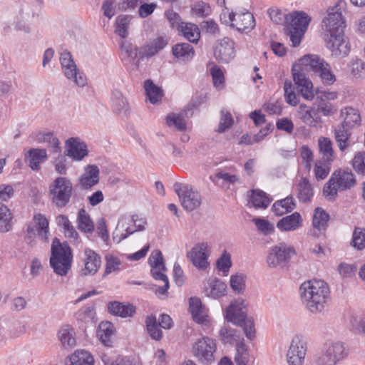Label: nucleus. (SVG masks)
I'll use <instances>...</instances> for the list:
<instances>
[{
  "instance_id": "58",
  "label": "nucleus",
  "mask_w": 365,
  "mask_h": 365,
  "mask_svg": "<svg viewBox=\"0 0 365 365\" xmlns=\"http://www.w3.org/2000/svg\"><path fill=\"white\" fill-rule=\"evenodd\" d=\"M354 170L358 173L365 175V152L356 153L352 159Z\"/></svg>"
},
{
  "instance_id": "3",
  "label": "nucleus",
  "mask_w": 365,
  "mask_h": 365,
  "mask_svg": "<svg viewBox=\"0 0 365 365\" xmlns=\"http://www.w3.org/2000/svg\"><path fill=\"white\" fill-rule=\"evenodd\" d=\"M73 253L67 242L61 243L57 237L52 242L50 264L56 274L65 276L71 268Z\"/></svg>"
},
{
  "instance_id": "23",
  "label": "nucleus",
  "mask_w": 365,
  "mask_h": 365,
  "mask_svg": "<svg viewBox=\"0 0 365 365\" xmlns=\"http://www.w3.org/2000/svg\"><path fill=\"white\" fill-rule=\"evenodd\" d=\"M331 176L336 182V187H339V190L350 189L356 184L355 176L350 170L339 169L335 170Z\"/></svg>"
},
{
  "instance_id": "40",
  "label": "nucleus",
  "mask_w": 365,
  "mask_h": 365,
  "mask_svg": "<svg viewBox=\"0 0 365 365\" xmlns=\"http://www.w3.org/2000/svg\"><path fill=\"white\" fill-rule=\"evenodd\" d=\"M341 115L344 117L341 125L352 128L356 125L360 124L361 117L358 110L351 107L345 108L341 110Z\"/></svg>"
},
{
  "instance_id": "43",
  "label": "nucleus",
  "mask_w": 365,
  "mask_h": 365,
  "mask_svg": "<svg viewBox=\"0 0 365 365\" xmlns=\"http://www.w3.org/2000/svg\"><path fill=\"white\" fill-rule=\"evenodd\" d=\"M77 224L78 230L83 232L91 233L94 230V225L90 215L83 208L80 209L78 211Z\"/></svg>"
},
{
  "instance_id": "36",
  "label": "nucleus",
  "mask_w": 365,
  "mask_h": 365,
  "mask_svg": "<svg viewBox=\"0 0 365 365\" xmlns=\"http://www.w3.org/2000/svg\"><path fill=\"white\" fill-rule=\"evenodd\" d=\"M295 207L296 204L293 197L287 196L284 199L276 201L272 207V210L274 215L282 216L292 212Z\"/></svg>"
},
{
  "instance_id": "22",
  "label": "nucleus",
  "mask_w": 365,
  "mask_h": 365,
  "mask_svg": "<svg viewBox=\"0 0 365 365\" xmlns=\"http://www.w3.org/2000/svg\"><path fill=\"white\" fill-rule=\"evenodd\" d=\"M100 170L96 165H88L79 178V183L84 190L89 189L99 182Z\"/></svg>"
},
{
  "instance_id": "24",
  "label": "nucleus",
  "mask_w": 365,
  "mask_h": 365,
  "mask_svg": "<svg viewBox=\"0 0 365 365\" xmlns=\"http://www.w3.org/2000/svg\"><path fill=\"white\" fill-rule=\"evenodd\" d=\"M298 114L303 123L310 127H316L322 122L317 110L314 107L309 108L305 104H300Z\"/></svg>"
},
{
  "instance_id": "45",
  "label": "nucleus",
  "mask_w": 365,
  "mask_h": 365,
  "mask_svg": "<svg viewBox=\"0 0 365 365\" xmlns=\"http://www.w3.org/2000/svg\"><path fill=\"white\" fill-rule=\"evenodd\" d=\"M329 220V215L322 207H317L314 210L312 225L314 228L320 230H326L328 222Z\"/></svg>"
},
{
  "instance_id": "63",
  "label": "nucleus",
  "mask_w": 365,
  "mask_h": 365,
  "mask_svg": "<svg viewBox=\"0 0 365 365\" xmlns=\"http://www.w3.org/2000/svg\"><path fill=\"white\" fill-rule=\"evenodd\" d=\"M167 124L169 126H175L178 130L182 131L186 129V123L183 117L180 115L171 114L166 118Z\"/></svg>"
},
{
  "instance_id": "60",
  "label": "nucleus",
  "mask_w": 365,
  "mask_h": 365,
  "mask_svg": "<svg viewBox=\"0 0 365 365\" xmlns=\"http://www.w3.org/2000/svg\"><path fill=\"white\" fill-rule=\"evenodd\" d=\"M284 90L286 102L289 105L297 106L299 101L292 88V83L290 80H286L284 81Z\"/></svg>"
},
{
  "instance_id": "18",
  "label": "nucleus",
  "mask_w": 365,
  "mask_h": 365,
  "mask_svg": "<svg viewBox=\"0 0 365 365\" xmlns=\"http://www.w3.org/2000/svg\"><path fill=\"white\" fill-rule=\"evenodd\" d=\"M326 47L331 51V55L335 57L347 56L350 48L349 42L343 34L334 35L333 36H324Z\"/></svg>"
},
{
  "instance_id": "51",
  "label": "nucleus",
  "mask_w": 365,
  "mask_h": 365,
  "mask_svg": "<svg viewBox=\"0 0 365 365\" xmlns=\"http://www.w3.org/2000/svg\"><path fill=\"white\" fill-rule=\"evenodd\" d=\"M315 75L319 76L325 85H331L336 81V77L331 70V66L327 62L322 67L319 68Z\"/></svg>"
},
{
  "instance_id": "38",
  "label": "nucleus",
  "mask_w": 365,
  "mask_h": 365,
  "mask_svg": "<svg viewBox=\"0 0 365 365\" xmlns=\"http://www.w3.org/2000/svg\"><path fill=\"white\" fill-rule=\"evenodd\" d=\"M128 221L133 223L135 228L128 227L125 229V233H122L118 239L116 238V236H113V240L116 241L117 243H120L123 240H125L135 232L144 230L145 226L147 224L145 218L139 217L138 215H133L130 219H128Z\"/></svg>"
},
{
  "instance_id": "10",
  "label": "nucleus",
  "mask_w": 365,
  "mask_h": 365,
  "mask_svg": "<svg viewBox=\"0 0 365 365\" xmlns=\"http://www.w3.org/2000/svg\"><path fill=\"white\" fill-rule=\"evenodd\" d=\"M48 220L45 215L38 213L34 216L33 221L27 225L26 234L24 237L27 244L33 246L35 238L38 236L43 242L48 240L49 227Z\"/></svg>"
},
{
  "instance_id": "6",
  "label": "nucleus",
  "mask_w": 365,
  "mask_h": 365,
  "mask_svg": "<svg viewBox=\"0 0 365 365\" xmlns=\"http://www.w3.org/2000/svg\"><path fill=\"white\" fill-rule=\"evenodd\" d=\"M344 4V1H340L334 6L328 9L327 16L324 18L322 24L323 37L344 34L346 24L340 9L341 5Z\"/></svg>"
},
{
  "instance_id": "46",
  "label": "nucleus",
  "mask_w": 365,
  "mask_h": 365,
  "mask_svg": "<svg viewBox=\"0 0 365 365\" xmlns=\"http://www.w3.org/2000/svg\"><path fill=\"white\" fill-rule=\"evenodd\" d=\"M146 327L148 332L152 339L159 341L163 337V332L160 329V326L158 324V320L155 316H148L145 320Z\"/></svg>"
},
{
  "instance_id": "56",
  "label": "nucleus",
  "mask_w": 365,
  "mask_h": 365,
  "mask_svg": "<svg viewBox=\"0 0 365 365\" xmlns=\"http://www.w3.org/2000/svg\"><path fill=\"white\" fill-rule=\"evenodd\" d=\"M38 140L39 142H46L50 144L53 153H58L61 152L60 142L57 138L53 136V133L40 134Z\"/></svg>"
},
{
  "instance_id": "61",
  "label": "nucleus",
  "mask_w": 365,
  "mask_h": 365,
  "mask_svg": "<svg viewBox=\"0 0 365 365\" xmlns=\"http://www.w3.org/2000/svg\"><path fill=\"white\" fill-rule=\"evenodd\" d=\"M245 278L242 274H236L230 277V286L232 289L237 293L243 292L245 289Z\"/></svg>"
},
{
  "instance_id": "17",
  "label": "nucleus",
  "mask_w": 365,
  "mask_h": 365,
  "mask_svg": "<svg viewBox=\"0 0 365 365\" xmlns=\"http://www.w3.org/2000/svg\"><path fill=\"white\" fill-rule=\"evenodd\" d=\"M235 43L229 38H224L217 42L214 48V56L220 63H228L235 56Z\"/></svg>"
},
{
  "instance_id": "11",
  "label": "nucleus",
  "mask_w": 365,
  "mask_h": 365,
  "mask_svg": "<svg viewBox=\"0 0 365 365\" xmlns=\"http://www.w3.org/2000/svg\"><path fill=\"white\" fill-rule=\"evenodd\" d=\"M217 350L215 340L208 336L197 339L192 347V353L197 360L203 364H211L215 360Z\"/></svg>"
},
{
  "instance_id": "8",
  "label": "nucleus",
  "mask_w": 365,
  "mask_h": 365,
  "mask_svg": "<svg viewBox=\"0 0 365 365\" xmlns=\"http://www.w3.org/2000/svg\"><path fill=\"white\" fill-rule=\"evenodd\" d=\"M50 195L52 202L58 208L66 207L70 202L73 185L71 180L64 177H58L50 186Z\"/></svg>"
},
{
  "instance_id": "34",
  "label": "nucleus",
  "mask_w": 365,
  "mask_h": 365,
  "mask_svg": "<svg viewBox=\"0 0 365 365\" xmlns=\"http://www.w3.org/2000/svg\"><path fill=\"white\" fill-rule=\"evenodd\" d=\"M189 309L195 322L202 324L206 321L207 313L205 307L202 306L200 299L191 297L190 299Z\"/></svg>"
},
{
  "instance_id": "57",
  "label": "nucleus",
  "mask_w": 365,
  "mask_h": 365,
  "mask_svg": "<svg viewBox=\"0 0 365 365\" xmlns=\"http://www.w3.org/2000/svg\"><path fill=\"white\" fill-rule=\"evenodd\" d=\"M234 120L231 113L225 110H221L220 120L217 129L218 133H224L226 130H228L233 125Z\"/></svg>"
},
{
  "instance_id": "55",
  "label": "nucleus",
  "mask_w": 365,
  "mask_h": 365,
  "mask_svg": "<svg viewBox=\"0 0 365 365\" xmlns=\"http://www.w3.org/2000/svg\"><path fill=\"white\" fill-rule=\"evenodd\" d=\"M336 182L331 176L329 180L324 184L323 187V195L329 201H334L337 197V192L339 187H336Z\"/></svg>"
},
{
  "instance_id": "9",
  "label": "nucleus",
  "mask_w": 365,
  "mask_h": 365,
  "mask_svg": "<svg viewBox=\"0 0 365 365\" xmlns=\"http://www.w3.org/2000/svg\"><path fill=\"white\" fill-rule=\"evenodd\" d=\"M182 207L187 212L199 208L202 204V197L200 192L187 184L176 182L173 185Z\"/></svg>"
},
{
  "instance_id": "37",
  "label": "nucleus",
  "mask_w": 365,
  "mask_h": 365,
  "mask_svg": "<svg viewBox=\"0 0 365 365\" xmlns=\"http://www.w3.org/2000/svg\"><path fill=\"white\" fill-rule=\"evenodd\" d=\"M29 161V165L33 170L40 168V163L46 159V151L44 149L31 148L25 155Z\"/></svg>"
},
{
  "instance_id": "1",
  "label": "nucleus",
  "mask_w": 365,
  "mask_h": 365,
  "mask_svg": "<svg viewBox=\"0 0 365 365\" xmlns=\"http://www.w3.org/2000/svg\"><path fill=\"white\" fill-rule=\"evenodd\" d=\"M325 63L324 60L317 55H306L292 66L293 80L305 100L312 101L314 98L313 84L306 77L305 72L312 71L315 74Z\"/></svg>"
},
{
  "instance_id": "27",
  "label": "nucleus",
  "mask_w": 365,
  "mask_h": 365,
  "mask_svg": "<svg viewBox=\"0 0 365 365\" xmlns=\"http://www.w3.org/2000/svg\"><path fill=\"white\" fill-rule=\"evenodd\" d=\"M351 128L339 124L336 126L334 130L335 141L341 152H344L351 145Z\"/></svg>"
},
{
  "instance_id": "20",
  "label": "nucleus",
  "mask_w": 365,
  "mask_h": 365,
  "mask_svg": "<svg viewBox=\"0 0 365 365\" xmlns=\"http://www.w3.org/2000/svg\"><path fill=\"white\" fill-rule=\"evenodd\" d=\"M67 155L75 160H81L88 155L86 144L78 138H71L66 142Z\"/></svg>"
},
{
  "instance_id": "33",
  "label": "nucleus",
  "mask_w": 365,
  "mask_h": 365,
  "mask_svg": "<svg viewBox=\"0 0 365 365\" xmlns=\"http://www.w3.org/2000/svg\"><path fill=\"white\" fill-rule=\"evenodd\" d=\"M173 55L182 61H189L195 55L193 47L187 43H180L174 45L172 48Z\"/></svg>"
},
{
  "instance_id": "29",
  "label": "nucleus",
  "mask_w": 365,
  "mask_h": 365,
  "mask_svg": "<svg viewBox=\"0 0 365 365\" xmlns=\"http://www.w3.org/2000/svg\"><path fill=\"white\" fill-rule=\"evenodd\" d=\"M178 34L191 43H197L200 38L198 26L192 23L184 22L178 30Z\"/></svg>"
},
{
  "instance_id": "26",
  "label": "nucleus",
  "mask_w": 365,
  "mask_h": 365,
  "mask_svg": "<svg viewBox=\"0 0 365 365\" xmlns=\"http://www.w3.org/2000/svg\"><path fill=\"white\" fill-rule=\"evenodd\" d=\"M302 225L301 215L295 212L290 215L282 217L277 223V227L281 231H294Z\"/></svg>"
},
{
  "instance_id": "53",
  "label": "nucleus",
  "mask_w": 365,
  "mask_h": 365,
  "mask_svg": "<svg viewBox=\"0 0 365 365\" xmlns=\"http://www.w3.org/2000/svg\"><path fill=\"white\" fill-rule=\"evenodd\" d=\"M235 361L237 365H247L249 361V352L247 347L243 341L237 344Z\"/></svg>"
},
{
  "instance_id": "32",
  "label": "nucleus",
  "mask_w": 365,
  "mask_h": 365,
  "mask_svg": "<svg viewBox=\"0 0 365 365\" xmlns=\"http://www.w3.org/2000/svg\"><path fill=\"white\" fill-rule=\"evenodd\" d=\"M318 146L321 158L319 160L327 162H332L335 159V153L333 149L332 141L326 137H320L318 139Z\"/></svg>"
},
{
  "instance_id": "54",
  "label": "nucleus",
  "mask_w": 365,
  "mask_h": 365,
  "mask_svg": "<svg viewBox=\"0 0 365 365\" xmlns=\"http://www.w3.org/2000/svg\"><path fill=\"white\" fill-rule=\"evenodd\" d=\"M58 338L64 347H71L76 344V339L73 336L71 329L68 326L62 327L58 331Z\"/></svg>"
},
{
  "instance_id": "41",
  "label": "nucleus",
  "mask_w": 365,
  "mask_h": 365,
  "mask_svg": "<svg viewBox=\"0 0 365 365\" xmlns=\"http://www.w3.org/2000/svg\"><path fill=\"white\" fill-rule=\"evenodd\" d=\"M144 88L146 97L152 104L156 103L163 97V90L150 79L144 82Z\"/></svg>"
},
{
  "instance_id": "31",
  "label": "nucleus",
  "mask_w": 365,
  "mask_h": 365,
  "mask_svg": "<svg viewBox=\"0 0 365 365\" xmlns=\"http://www.w3.org/2000/svg\"><path fill=\"white\" fill-rule=\"evenodd\" d=\"M114 332V326L110 322H102L98 325V336L101 342L106 346H112Z\"/></svg>"
},
{
  "instance_id": "52",
  "label": "nucleus",
  "mask_w": 365,
  "mask_h": 365,
  "mask_svg": "<svg viewBox=\"0 0 365 365\" xmlns=\"http://www.w3.org/2000/svg\"><path fill=\"white\" fill-rule=\"evenodd\" d=\"M131 20V16L129 15H120L116 19V29L115 32L123 38L127 37L128 32V25Z\"/></svg>"
},
{
  "instance_id": "16",
  "label": "nucleus",
  "mask_w": 365,
  "mask_h": 365,
  "mask_svg": "<svg viewBox=\"0 0 365 365\" xmlns=\"http://www.w3.org/2000/svg\"><path fill=\"white\" fill-rule=\"evenodd\" d=\"M226 23H230L232 28L240 32L250 33L255 26V20L252 13L248 11L229 14Z\"/></svg>"
},
{
  "instance_id": "19",
  "label": "nucleus",
  "mask_w": 365,
  "mask_h": 365,
  "mask_svg": "<svg viewBox=\"0 0 365 365\" xmlns=\"http://www.w3.org/2000/svg\"><path fill=\"white\" fill-rule=\"evenodd\" d=\"M121 58L125 63H132L135 67L138 66L140 59L143 58L144 51H138L137 47L127 41H122L120 43Z\"/></svg>"
},
{
  "instance_id": "35",
  "label": "nucleus",
  "mask_w": 365,
  "mask_h": 365,
  "mask_svg": "<svg viewBox=\"0 0 365 365\" xmlns=\"http://www.w3.org/2000/svg\"><path fill=\"white\" fill-rule=\"evenodd\" d=\"M66 365H94V359L88 351L76 350L69 356Z\"/></svg>"
},
{
  "instance_id": "12",
  "label": "nucleus",
  "mask_w": 365,
  "mask_h": 365,
  "mask_svg": "<svg viewBox=\"0 0 365 365\" xmlns=\"http://www.w3.org/2000/svg\"><path fill=\"white\" fill-rule=\"evenodd\" d=\"M295 254L293 247L288 246L285 243H279L269 250L266 262L270 268H283Z\"/></svg>"
},
{
  "instance_id": "5",
  "label": "nucleus",
  "mask_w": 365,
  "mask_h": 365,
  "mask_svg": "<svg viewBox=\"0 0 365 365\" xmlns=\"http://www.w3.org/2000/svg\"><path fill=\"white\" fill-rule=\"evenodd\" d=\"M309 21L310 18L304 12L295 11L289 14L284 31V34L289 36L294 47L299 45Z\"/></svg>"
},
{
  "instance_id": "13",
  "label": "nucleus",
  "mask_w": 365,
  "mask_h": 365,
  "mask_svg": "<svg viewBox=\"0 0 365 365\" xmlns=\"http://www.w3.org/2000/svg\"><path fill=\"white\" fill-rule=\"evenodd\" d=\"M210 255V247L207 242H200L187 252L186 257L193 266L199 270H205L209 266L208 258Z\"/></svg>"
},
{
  "instance_id": "28",
  "label": "nucleus",
  "mask_w": 365,
  "mask_h": 365,
  "mask_svg": "<svg viewBox=\"0 0 365 365\" xmlns=\"http://www.w3.org/2000/svg\"><path fill=\"white\" fill-rule=\"evenodd\" d=\"M108 310L110 314L123 318L132 317L135 313V307L133 304H125L117 301L110 302Z\"/></svg>"
},
{
  "instance_id": "59",
  "label": "nucleus",
  "mask_w": 365,
  "mask_h": 365,
  "mask_svg": "<svg viewBox=\"0 0 365 365\" xmlns=\"http://www.w3.org/2000/svg\"><path fill=\"white\" fill-rule=\"evenodd\" d=\"M351 244L359 250L365 248V229L355 228Z\"/></svg>"
},
{
  "instance_id": "39",
  "label": "nucleus",
  "mask_w": 365,
  "mask_h": 365,
  "mask_svg": "<svg viewBox=\"0 0 365 365\" xmlns=\"http://www.w3.org/2000/svg\"><path fill=\"white\" fill-rule=\"evenodd\" d=\"M219 334L221 341L224 344H236L237 345L240 343V341H243V338L241 336L238 331L228 326L221 327Z\"/></svg>"
},
{
  "instance_id": "50",
  "label": "nucleus",
  "mask_w": 365,
  "mask_h": 365,
  "mask_svg": "<svg viewBox=\"0 0 365 365\" xmlns=\"http://www.w3.org/2000/svg\"><path fill=\"white\" fill-rule=\"evenodd\" d=\"M331 163L322 160H317L316 161L314 172V176L318 181L322 180L327 177L330 172Z\"/></svg>"
},
{
  "instance_id": "4",
  "label": "nucleus",
  "mask_w": 365,
  "mask_h": 365,
  "mask_svg": "<svg viewBox=\"0 0 365 365\" xmlns=\"http://www.w3.org/2000/svg\"><path fill=\"white\" fill-rule=\"evenodd\" d=\"M225 318L233 324L242 327L250 340L255 337L254 320L252 317L247 316L243 299H239L230 304L226 309Z\"/></svg>"
},
{
  "instance_id": "62",
  "label": "nucleus",
  "mask_w": 365,
  "mask_h": 365,
  "mask_svg": "<svg viewBox=\"0 0 365 365\" xmlns=\"http://www.w3.org/2000/svg\"><path fill=\"white\" fill-rule=\"evenodd\" d=\"M217 267L220 271H222L225 275L230 270L232 266L231 256L230 255L225 251L220 257L217 260Z\"/></svg>"
},
{
  "instance_id": "25",
  "label": "nucleus",
  "mask_w": 365,
  "mask_h": 365,
  "mask_svg": "<svg viewBox=\"0 0 365 365\" xmlns=\"http://www.w3.org/2000/svg\"><path fill=\"white\" fill-rule=\"evenodd\" d=\"M226 289L227 285L222 280L217 278L209 279L205 287V294L212 299H218L225 295Z\"/></svg>"
},
{
  "instance_id": "15",
  "label": "nucleus",
  "mask_w": 365,
  "mask_h": 365,
  "mask_svg": "<svg viewBox=\"0 0 365 365\" xmlns=\"http://www.w3.org/2000/svg\"><path fill=\"white\" fill-rule=\"evenodd\" d=\"M307 349V343L302 337L299 336H294L286 354L288 364L303 365Z\"/></svg>"
},
{
  "instance_id": "48",
  "label": "nucleus",
  "mask_w": 365,
  "mask_h": 365,
  "mask_svg": "<svg viewBox=\"0 0 365 365\" xmlns=\"http://www.w3.org/2000/svg\"><path fill=\"white\" fill-rule=\"evenodd\" d=\"M112 102L114 110L118 113L123 112L125 115L128 113V103L123 94L119 91H113L112 93Z\"/></svg>"
},
{
  "instance_id": "30",
  "label": "nucleus",
  "mask_w": 365,
  "mask_h": 365,
  "mask_svg": "<svg viewBox=\"0 0 365 365\" xmlns=\"http://www.w3.org/2000/svg\"><path fill=\"white\" fill-rule=\"evenodd\" d=\"M314 196V189L306 178H302L297 184V197L301 202L308 203L312 201Z\"/></svg>"
},
{
  "instance_id": "14",
  "label": "nucleus",
  "mask_w": 365,
  "mask_h": 365,
  "mask_svg": "<svg viewBox=\"0 0 365 365\" xmlns=\"http://www.w3.org/2000/svg\"><path fill=\"white\" fill-rule=\"evenodd\" d=\"M60 61L67 78L72 79L80 87H83L86 84V76L77 69L70 52H63L60 57Z\"/></svg>"
},
{
  "instance_id": "7",
  "label": "nucleus",
  "mask_w": 365,
  "mask_h": 365,
  "mask_svg": "<svg viewBox=\"0 0 365 365\" xmlns=\"http://www.w3.org/2000/svg\"><path fill=\"white\" fill-rule=\"evenodd\" d=\"M348 355V351L341 342H327L320 354L316 357L317 365H336Z\"/></svg>"
},
{
  "instance_id": "21",
  "label": "nucleus",
  "mask_w": 365,
  "mask_h": 365,
  "mask_svg": "<svg viewBox=\"0 0 365 365\" xmlns=\"http://www.w3.org/2000/svg\"><path fill=\"white\" fill-rule=\"evenodd\" d=\"M84 268L81 270V275L94 274L99 269L101 264V257L91 249L84 251Z\"/></svg>"
},
{
  "instance_id": "42",
  "label": "nucleus",
  "mask_w": 365,
  "mask_h": 365,
  "mask_svg": "<svg viewBox=\"0 0 365 365\" xmlns=\"http://www.w3.org/2000/svg\"><path fill=\"white\" fill-rule=\"evenodd\" d=\"M168 43L166 36H158L149 44L146 45L144 49V54L147 57H150L163 49Z\"/></svg>"
},
{
  "instance_id": "64",
  "label": "nucleus",
  "mask_w": 365,
  "mask_h": 365,
  "mask_svg": "<svg viewBox=\"0 0 365 365\" xmlns=\"http://www.w3.org/2000/svg\"><path fill=\"white\" fill-rule=\"evenodd\" d=\"M253 222L257 226L258 230L265 235H270L274 231V226L268 220L261 218H255Z\"/></svg>"
},
{
  "instance_id": "2",
  "label": "nucleus",
  "mask_w": 365,
  "mask_h": 365,
  "mask_svg": "<svg viewBox=\"0 0 365 365\" xmlns=\"http://www.w3.org/2000/svg\"><path fill=\"white\" fill-rule=\"evenodd\" d=\"M302 302L312 313L321 312L330 298L329 287L324 281L312 279L299 287Z\"/></svg>"
},
{
  "instance_id": "47",
  "label": "nucleus",
  "mask_w": 365,
  "mask_h": 365,
  "mask_svg": "<svg viewBox=\"0 0 365 365\" xmlns=\"http://www.w3.org/2000/svg\"><path fill=\"white\" fill-rule=\"evenodd\" d=\"M250 198V202L255 208L265 209L269 206L271 202L264 192L258 190H252Z\"/></svg>"
},
{
  "instance_id": "44",
  "label": "nucleus",
  "mask_w": 365,
  "mask_h": 365,
  "mask_svg": "<svg viewBox=\"0 0 365 365\" xmlns=\"http://www.w3.org/2000/svg\"><path fill=\"white\" fill-rule=\"evenodd\" d=\"M56 222L58 227L63 229V232L66 237L73 239L78 238V234L66 215H58L56 218Z\"/></svg>"
},
{
  "instance_id": "49",
  "label": "nucleus",
  "mask_w": 365,
  "mask_h": 365,
  "mask_svg": "<svg viewBox=\"0 0 365 365\" xmlns=\"http://www.w3.org/2000/svg\"><path fill=\"white\" fill-rule=\"evenodd\" d=\"M12 219V214L10 210L0 202V231L8 232L11 227V221Z\"/></svg>"
}]
</instances>
